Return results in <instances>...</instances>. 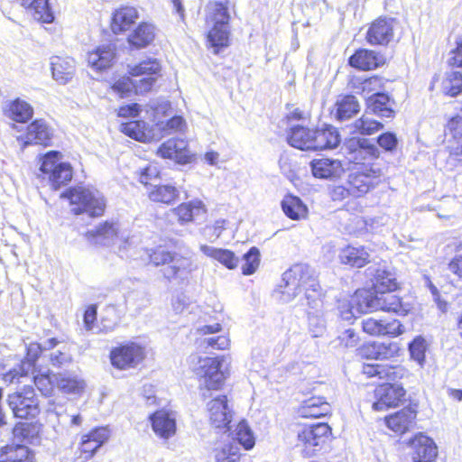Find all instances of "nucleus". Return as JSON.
<instances>
[{"label":"nucleus","mask_w":462,"mask_h":462,"mask_svg":"<svg viewBox=\"0 0 462 462\" xmlns=\"http://www.w3.org/2000/svg\"><path fill=\"white\" fill-rule=\"evenodd\" d=\"M281 300L290 302L304 290L307 305L311 312H321L323 304L320 286L316 279L314 270L308 264L298 263L282 274Z\"/></svg>","instance_id":"nucleus-1"},{"label":"nucleus","mask_w":462,"mask_h":462,"mask_svg":"<svg viewBox=\"0 0 462 462\" xmlns=\"http://www.w3.org/2000/svg\"><path fill=\"white\" fill-rule=\"evenodd\" d=\"M230 5L229 0L224 2L211 1L205 8L206 24L208 28V42L214 48L215 53H217L220 48L226 47L229 44Z\"/></svg>","instance_id":"nucleus-2"},{"label":"nucleus","mask_w":462,"mask_h":462,"mask_svg":"<svg viewBox=\"0 0 462 462\" xmlns=\"http://www.w3.org/2000/svg\"><path fill=\"white\" fill-rule=\"evenodd\" d=\"M352 309L358 312L383 310L405 315L409 311L408 305L402 302L401 298L393 291L371 292L367 290L356 291L351 300Z\"/></svg>","instance_id":"nucleus-3"},{"label":"nucleus","mask_w":462,"mask_h":462,"mask_svg":"<svg viewBox=\"0 0 462 462\" xmlns=\"http://www.w3.org/2000/svg\"><path fill=\"white\" fill-rule=\"evenodd\" d=\"M150 261L155 265H166L163 275L169 281L183 282L197 270L198 266L189 257H184L177 254H171L162 247L152 251Z\"/></svg>","instance_id":"nucleus-4"},{"label":"nucleus","mask_w":462,"mask_h":462,"mask_svg":"<svg viewBox=\"0 0 462 462\" xmlns=\"http://www.w3.org/2000/svg\"><path fill=\"white\" fill-rule=\"evenodd\" d=\"M62 197L69 199L71 211L76 215L86 213L95 217L101 216L105 210L104 198L97 190L77 187L69 189Z\"/></svg>","instance_id":"nucleus-5"},{"label":"nucleus","mask_w":462,"mask_h":462,"mask_svg":"<svg viewBox=\"0 0 462 462\" xmlns=\"http://www.w3.org/2000/svg\"><path fill=\"white\" fill-rule=\"evenodd\" d=\"M189 368L199 377L201 385L207 390H217L224 381V374L220 370L221 361L218 358L191 354L188 358Z\"/></svg>","instance_id":"nucleus-6"},{"label":"nucleus","mask_w":462,"mask_h":462,"mask_svg":"<svg viewBox=\"0 0 462 462\" xmlns=\"http://www.w3.org/2000/svg\"><path fill=\"white\" fill-rule=\"evenodd\" d=\"M40 171L48 176L54 189L67 185L72 179L73 170L69 163L60 162V153L51 151L42 159Z\"/></svg>","instance_id":"nucleus-7"},{"label":"nucleus","mask_w":462,"mask_h":462,"mask_svg":"<svg viewBox=\"0 0 462 462\" xmlns=\"http://www.w3.org/2000/svg\"><path fill=\"white\" fill-rule=\"evenodd\" d=\"M7 402L14 417L19 419L35 418L40 412L39 401L32 386L9 394Z\"/></svg>","instance_id":"nucleus-8"},{"label":"nucleus","mask_w":462,"mask_h":462,"mask_svg":"<svg viewBox=\"0 0 462 462\" xmlns=\"http://www.w3.org/2000/svg\"><path fill=\"white\" fill-rule=\"evenodd\" d=\"M329 432L330 428L327 423L305 427L298 433L297 447L305 457H313L320 449Z\"/></svg>","instance_id":"nucleus-9"},{"label":"nucleus","mask_w":462,"mask_h":462,"mask_svg":"<svg viewBox=\"0 0 462 462\" xmlns=\"http://www.w3.org/2000/svg\"><path fill=\"white\" fill-rule=\"evenodd\" d=\"M162 66L156 59H147L138 64L128 66V72L135 79L136 94H143L152 90L154 83L160 76Z\"/></svg>","instance_id":"nucleus-10"},{"label":"nucleus","mask_w":462,"mask_h":462,"mask_svg":"<svg viewBox=\"0 0 462 462\" xmlns=\"http://www.w3.org/2000/svg\"><path fill=\"white\" fill-rule=\"evenodd\" d=\"M382 175L379 168L365 165L361 170L348 175L346 185L353 198H360L377 185V179Z\"/></svg>","instance_id":"nucleus-11"},{"label":"nucleus","mask_w":462,"mask_h":462,"mask_svg":"<svg viewBox=\"0 0 462 462\" xmlns=\"http://www.w3.org/2000/svg\"><path fill=\"white\" fill-rule=\"evenodd\" d=\"M111 363L118 369L137 366L145 357L144 348L136 343H128L111 351Z\"/></svg>","instance_id":"nucleus-12"},{"label":"nucleus","mask_w":462,"mask_h":462,"mask_svg":"<svg viewBox=\"0 0 462 462\" xmlns=\"http://www.w3.org/2000/svg\"><path fill=\"white\" fill-rule=\"evenodd\" d=\"M152 431L161 439L167 441L177 431L176 415L168 410H159L149 416Z\"/></svg>","instance_id":"nucleus-13"},{"label":"nucleus","mask_w":462,"mask_h":462,"mask_svg":"<svg viewBox=\"0 0 462 462\" xmlns=\"http://www.w3.org/2000/svg\"><path fill=\"white\" fill-rule=\"evenodd\" d=\"M374 395L376 401L373 403V409L384 411L399 405L405 395V390L397 383H383L375 389Z\"/></svg>","instance_id":"nucleus-14"},{"label":"nucleus","mask_w":462,"mask_h":462,"mask_svg":"<svg viewBox=\"0 0 462 462\" xmlns=\"http://www.w3.org/2000/svg\"><path fill=\"white\" fill-rule=\"evenodd\" d=\"M207 208L205 204L199 199L182 203L170 211V217L180 225L190 222H198L205 219Z\"/></svg>","instance_id":"nucleus-15"},{"label":"nucleus","mask_w":462,"mask_h":462,"mask_svg":"<svg viewBox=\"0 0 462 462\" xmlns=\"http://www.w3.org/2000/svg\"><path fill=\"white\" fill-rule=\"evenodd\" d=\"M157 154L164 159L173 160L180 164L191 162L193 154L189 150L188 142L182 138H171L162 143Z\"/></svg>","instance_id":"nucleus-16"},{"label":"nucleus","mask_w":462,"mask_h":462,"mask_svg":"<svg viewBox=\"0 0 462 462\" xmlns=\"http://www.w3.org/2000/svg\"><path fill=\"white\" fill-rule=\"evenodd\" d=\"M363 373L368 377H378L381 380L389 382H397L409 374V371L400 365L388 364H365L363 365Z\"/></svg>","instance_id":"nucleus-17"},{"label":"nucleus","mask_w":462,"mask_h":462,"mask_svg":"<svg viewBox=\"0 0 462 462\" xmlns=\"http://www.w3.org/2000/svg\"><path fill=\"white\" fill-rule=\"evenodd\" d=\"M410 446L414 462H433L438 456V448L433 439L422 433L415 435L410 440Z\"/></svg>","instance_id":"nucleus-18"},{"label":"nucleus","mask_w":462,"mask_h":462,"mask_svg":"<svg viewBox=\"0 0 462 462\" xmlns=\"http://www.w3.org/2000/svg\"><path fill=\"white\" fill-rule=\"evenodd\" d=\"M53 136L52 129L47 123L42 119L34 120L27 127V132L23 136L18 138L22 142L23 147L29 144L49 145Z\"/></svg>","instance_id":"nucleus-19"},{"label":"nucleus","mask_w":462,"mask_h":462,"mask_svg":"<svg viewBox=\"0 0 462 462\" xmlns=\"http://www.w3.org/2000/svg\"><path fill=\"white\" fill-rule=\"evenodd\" d=\"M362 328L371 336L397 337L404 332V327L397 319L386 322L374 318H366L362 320Z\"/></svg>","instance_id":"nucleus-20"},{"label":"nucleus","mask_w":462,"mask_h":462,"mask_svg":"<svg viewBox=\"0 0 462 462\" xmlns=\"http://www.w3.org/2000/svg\"><path fill=\"white\" fill-rule=\"evenodd\" d=\"M348 150L346 156L350 162L360 164L364 161L379 157V150L366 139H352L346 144Z\"/></svg>","instance_id":"nucleus-21"},{"label":"nucleus","mask_w":462,"mask_h":462,"mask_svg":"<svg viewBox=\"0 0 462 462\" xmlns=\"http://www.w3.org/2000/svg\"><path fill=\"white\" fill-rule=\"evenodd\" d=\"M86 236L91 243L102 245L119 244L121 246V243L126 242L123 235L119 236L117 226L107 222L88 231Z\"/></svg>","instance_id":"nucleus-22"},{"label":"nucleus","mask_w":462,"mask_h":462,"mask_svg":"<svg viewBox=\"0 0 462 462\" xmlns=\"http://www.w3.org/2000/svg\"><path fill=\"white\" fill-rule=\"evenodd\" d=\"M208 411L211 424L216 428L226 427L232 420V411L228 407L225 395L217 396L208 403Z\"/></svg>","instance_id":"nucleus-23"},{"label":"nucleus","mask_w":462,"mask_h":462,"mask_svg":"<svg viewBox=\"0 0 462 462\" xmlns=\"http://www.w3.org/2000/svg\"><path fill=\"white\" fill-rule=\"evenodd\" d=\"M116 47L112 43L103 44L88 53V66L97 71L110 68L116 57Z\"/></svg>","instance_id":"nucleus-24"},{"label":"nucleus","mask_w":462,"mask_h":462,"mask_svg":"<svg viewBox=\"0 0 462 462\" xmlns=\"http://www.w3.org/2000/svg\"><path fill=\"white\" fill-rule=\"evenodd\" d=\"M417 411L411 408H404L385 418L386 426L398 434H403L414 428Z\"/></svg>","instance_id":"nucleus-25"},{"label":"nucleus","mask_w":462,"mask_h":462,"mask_svg":"<svg viewBox=\"0 0 462 462\" xmlns=\"http://www.w3.org/2000/svg\"><path fill=\"white\" fill-rule=\"evenodd\" d=\"M2 111L6 118L16 123H25L33 116L32 106L21 98L5 101L2 106Z\"/></svg>","instance_id":"nucleus-26"},{"label":"nucleus","mask_w":462,"mask_h":462,"mask_svg":"<svg viewBox=\"0 0 462 462\" xmlns=\"http://www.w3.org/2000/svg\"><path fill=\"white\" fill-rule=\"evenodd\" d=\"M393 36V20L379 18L367 32V41L371 44H387Z\"/></svg>","instance_id":"nucleus-27"},{"label":"nucleus","mask_w":462,"mask_h":462,"mask_svg":"<svg viewBox=\"0 0 462 462\" xmlns=\"http://www.w3.org/2000/svg\"><path fill=\"white\" fill-rule=\"evenodd\" d=\"M311 172L315 178L333 179L338 178L344 171L339 160L321 158L312 160L310 162Z\"/></svg>","instance_id":"nucleus-28"},{"label":"nucleus","mask_w":462,"mask_h":462,"mask_svg":"<svg viewBox=\"0 0 462 462\" xmlns=\"http://www.w3.org/2000/svg\"><path fill=\"white\" fill-rule=\"evenodd\" d=\"M50 64L52 78L60 84H66L75 74V60L70 57L52 56Z\"/></svg>","instance_id":"nucleus-29"},{"label":"nucleus","mask_w":462,"mask_h":462,"mask_svg":"<svg viewBox=\"0 0 462 462\" xmlns=\"http://www.w3.org/2000/svg\"><path fill=\"white\" fill-rule=\"evenodd\" d=\"M139 18L138 10L133 6H124L115 11L112 18V31L115 33L125 32Z\"/></svg>","instance_id":"nucleus-30"},{"label":"nucleus","mask_w":462,"mask_h":462,"mask_svg":"<svg viewBox=\"0 0 462 462\" xmlns=\"http://www.w3.org/2000/svg\"><path fill=\"white\" fill-rule=\"evenodd\" d=\"M394 101L388 95L381 93L380 95L370 96L367 97V110L380 116L391 118L394 116Z\"/></svg>","instance_id":"nucleus-31"},{"label":"nucleus","mask_w":462,"mask_h":462,"mask_svg":"<svg viewBox=\"0 0 462 462\" xmlns=\"http://www.w3.org/2000/svg\"><path fill=\"white\" fill-rule=\"evenodd\" d=\"M311 150H326L337 147L340 143V135L333 126L314 130Z\"/></svg>","instance_id":"nucleus-32"},{"label":"nucleus","mask_w":462,"mask_h":462,"mask_svg":"<svg viewBox=\"0 0 462 462\" xmlns=\"http://www.w3.org/2000/svg\"><path fill=\"white\" fill-rule=\"evenodd\" d=\"M369 274L373 275V290L371 292L393 291L397 283L394 275L383 268H369Z\"/></svg>","instance_id":"nucleus-33"},{"label":"nucleus","mask_w":462,"mask_h":462,"mask_svg":"<svg viewBox=\"0 0 462 462\" xmlns=\"http://www.w3.org/2000/svg\"><path fill=\"white\" fill-rule=\"evenodd\" d=\"M370 254L363 246L348 245L339 253V260L343 264L361 268L369 262Z\"/></svg>","instance_id":"nucleus-34"},{"label":"nucleus","mask_w":462,"mask_h":462,"mask_svg":"<svg viewBox=\"0 0 462 462\" xmlns=\"http://www.w3.org/2000/svg\"><path fill=\"white\" fill-rule=\"evenodd\" d=\"M215 462H239L240 448L234 440L221 441L212 450Z\"/></svg>","instance_id":"nucleus-35"},{"label":"nucleus","mask_w":462,"mask_h":462,"mask_svg":"<svg viewBox=\"0 0 462 462\" xmlns=\"http://www.w3.org/2000/svg\"><path fill=\"white\" fill-rule=\"evenodd\" d=\"M33 456L28 447L10 444L0 448V462H32Z\"/></svg>","instance_id":"nucleus-36"},{"label":"nucleus","mask_w":462,"mask_h":462,"mask_svg":"<svg viewBox=\"0 0 462 462\" xmlns=\"http://www.w3.org/2000/svg\"><path fill=\"white\" fill-rule=\"evenodd\" d=\"M331 407L322 397H311L305 401L300 409V413L305 418H320L328 415Z\"/></svg>","instance_id":"nucleus-37"},{"label":"nucleus","mask_w":462,"mask_h":462,"mask_svg":"<svg viewBox=\"0 0 462 462\" xmlns=\"http://www.w3.org/2000/svg\"><path fill=\"white\" fill-rule=\"evenodd\" d=\"M314 130L303 126H293L288 136V143L300 150H311Z\"/></svg>","instance_id":"nucleus-38"},{"label":"nucleus","mask_w":462,"mask_h":462,"mask_svg":"<svg viewBox=\"0 0 462 462\" xmlns=\"http://www.w3.org/2000/svg\"><path fill=\"white\" fill-rule=\"evenodd\" d=\"M200 250L204 254L219 262L228 269H235L239 263L238 257L230 250L216 248L206 245H200Z\"/></svg>","instance_id":"nucleus-39"},{"label":"nucleus","mask_w":462,"mask_h":462,"mask_svg":"<svg viewBox=\"0 0 462 462\" xmlns=\"http://www.w3.org/2000/svg\"><path fill=\"white\" fill-rule=\"evenodd\" d=\"M155 37L154 26L148 23H142L130 34L128 42L132 46L142 49L148 46Z\"/></svg>","instance_id":"nucleus-40"},{"label":"nucleus","mask_w":462,"mask_h":462,"mask_svg":"<svg viewBox=\"0 0 462 462\" xmlns=\"http://www.w3.org/2000/svg\"><path fill=\"white\" fill-rule=\"evenodd\" d=\"M121 132L139 142H149L152 138V131L144 121H130L121 124Z\"/></svg>","instance_id":"nucleus-41"},{"label":"nucleus","mask_w":462,"mask_h":462,"mask_svg":"<svg viewBox=\"0 0 462 462\" xmlns=\"http://www.w3.org/2000/svg\"><path fill=\"white\" fill-rule=\"evenodd\" d=\"M282 208L284 214L293 220L305 218L308 208L301 199L293 195H286L282 200Z\"/></svg>","instance_id":"nucleus-42"},{"label":"nucleus","mask_w":462,"mask_h":462,"mask_svg":"<svg viewBox=\"0 0 462 462\" xmlns=\"http://www.w3.org/2000/svg\"><path fill=\"white\" fill-rule=\"evenodd\" d=\"M380 59L373 51L360 50L357 51L349 59V64L362 70L374 69L379 66Z\"/></svg>","instance_id":"nucleus-43"},{"label":"nucleus","mask_w":462,"mask_h":462,"mask_svg":"<svg viewBox=\"0 0 462 462\" xmlns=\"http://www.w3.org/2000/svg\"><path fill=\"white\" fill-rule=\"evenodd\" d=\"M336 117L340 120H347L360 110V106L354 96H345L338 99L336 104Z\"/></svg>","instance_id":"nucleus-44"},{"label":"nucleus","mask_w":462,"mask_h":462,"mask_svg":"<svg viewBox=\"0 0 462 462\" xmlns=\"http://www.w3.org/2000/svg\"><path fill=\"white\" fill-rule=\"evenodd\" d=\"M383 81L378 77H371L363 80L356 79L354 82V89L356 94L362 95L366 100L370 96L380 95Z\"/></svg>","instance_id":"nucleus-45"},{"label":"nucleus","mask_w":462,"mask_h":462,"mask_svg":"<svg viewBox=\"0 0 462 462\" xmlns=\"http://www.w3.org/2000/svg\"><path fill=\"white\" fill-rule=\"evenodd\" d=\"M179 189L172 185H154L149 192V198L155 202L170 204L178 199Z\"/></svg>","instance_id":"nucleus-46"},{"label":"nucleus","mask_w":462,"mask_h":462,"mask_svg":"<svg viewBox=\"0 0 462 462\" xmlns=\"http://www.w3.org/2000/svg\"><path fill=\"white\" fill-rule=\"evenodd\" d=\"M54 377L56 386L64 393L79 394L85 388L84 381L76 376L57 374Z\"/></svg>","instance_id":"nucleus-47"},{"label":"nucleus","mask_w":462,"mask_h":462,"mask_svg":"<svg viewBox=\"0 0 462 462\" xmlns=\"http://www.w3.org/2000/svg\"><path fill=\"white\" fill-rule=\"evenodd\" d=\"M30 365V363L21 362L16 367L6 371L5 365L0 362V377L7 383H21V378L28 376Z\"/></svg>","instance_id":"nucleus-48"},{"label":"nucleus","mask_w":462,"mask_h":462,"mask_svg":"<svg viewBox=\"0 0 462 462\" xmlns=\"http://www.w3.org/2000/svg\"><path fill=\"white\" fill-rule=\"evenodd\" d=\"M352 127L354 129L353 134L371 135L381 130L383 125L380 122L371 118L367 114H365L362 117L354 122Z\"/></svg>","instance_id":"nucleus-49"},{"label":"nucleus","mask_w":462,"mask_h":462,"mask_svg":"<svg viewBox=\"0 0 462 462\" xmlns=\"http://www.w3.org/2000/svg\"><path fill=\"white\" fill-rule=\"evenodd\" d=\"M369 356L374 359H389L393 357L399 351L396 343H374L367 347Z\"/></svg>","instance_id":"nucleus-50"},{"label":"nucleus","mask_w":462,"mask_h":462,"mask_svg":"<svg viewBox=\"0 0 462 462\" xmlns=\"http://www.w3.org/2000/svg\"><path fill=\"white\" fill-rule=\"evenodd\" d=\"M445 95L455 97L462 92V74L457 71L448 72L441 84Z\"/></svg>","instance_id":"nucleus-51"},{"label":"nucleus","mask_w":462,"mask_h":462,"mask_svg":"<svg viewBox=\"0 0 462 462\" xmlns=\"http://www.w3.org/2000/svg\"><path fill=\"white\" fill-rule=\"evenodd\" d=\"M59 344L58 340L54 337L48 339L44 344L31 343L27 347V357L23 362L30 363V371L34 366V363L37 360L42 350L53 349Z\"/></svg>","instance_id":"nucleus-52"},{"label":"nucleus","mask_w":462,"mask_h":462,"mask_svg":"<svg viewBox=\"0 0 462 462\" xmlns=\"http://www.w3.org/2000/svg\"><path fill=\"white\" fill-rule=\"evenodd\" d=\"M31 8L33 10L32 16L35 20L46 23L53 22L54 15L48 0H33Z\"/></svg>","instance_id":"nucleus-53"},{"label":"nucleus","mask_w":462,"mask_h":462,"mask_svg":"<svg viewBox=\"0 0 462 462\" xmlns=\"http://www.w3.org/2000/svg\"><path fill=\"white\" fill-rule=\"evenodd\" d=\"M237 444L244 447L245 449L249 450L254 448L255 439L254 434L245 421L238 423L236 429V439Z\"/></svg>","instance_id":"nucleus-54"},{"label":"nucleus","mask_w":462,"mask_h":462,"mask_svg":"<svg viewBox=\"0 0 462 462\" xmlns=\"http://www.w3.org/2000/svg\"><path fill=\"white\" fill-rule=\"evenodd\" d=\"M244 264L242 273L245 275H251L255 273L260 264V251L256 247H251L243 256Z\"/></svg>","instance_id":"nucleus-55"},{"label":"nucleus","mask_w":462,"mask_h":462,"mask_svg":"<svg viewBox=\"0 0 462 462\" xmlns=\"http://www.w3.org/2000/svg\"><path fill=\"white\" fill-rule=\"evenodd\" d=\"M136 80L131 79L129 77H122L117 79L111 87L112 91L124 98L129 97L134 91L136 93Z\"/></svg>","instance_id":"nucleus-56"},{"label":"nucleus","mask_w":462,"mask_h":462,"mask_svg":"<svg viewBox=\"0 0 462 462\" xmlns=\"http://www.w3.org/2000/svg\"><path fill=\"white\" fill-rule=\"evenodd\" d=\"M427 348L426 340L421 337H417L409 346L411 357L415 360L420 366L425 361V352Z\"/></svg>","instance_id":"nucleus-57"},{"label":"nucleus","mask_w":462,"mask_h":462,"mask_svg":"<svg viewBox=\"0 0 462 462\" xmlns=\"http://www.w3.org/2000/svg\"><path fill=\"white\" fill-rule=\"evenodd\" d=\"M55 374H42L33 376V382L38 390L45 396L51 395L56 385Z\"/></svg>","instance_id":"nucleus-58"},{"label":"nucleus","mask_w":462,"mask_h":462,"mask_svg":"<svg viewBox=\"0 0 462 462\" xmlns=\"http://www.w3.org/2000/svg\"><path fill=\"white\" fill-rule=\"evenodd\" d=\"M320 313L308 310L310 331L315 337L321 336L325 331V320Z\"/></svg>","instance_id":"nucleus-59"},{"label":"nucleus","mask_w":462,"mask_h":462,"mask_svg":"<svg viewBox=\"0 0 462 462\" xmlns=\"http://www.w3.org/2000/svg\"><path fill=\"white\" fill-rule=\"evenodd\" d=\"M445 134L457 140L462 139V117L454 116L449 119L445 127Z\"/></svg>","instance_id":"nucleus-60"},{"label":"nucleus","mask_w":462,"mask_h":462,"mask_svg":"<svg viewBox=\"0 0 462 462\" xmlns=\"http://www.w3.org/2000/svg\"><path fill=\"white\" fill-rule=\"evenodd\" d=\"M117 327V319L115 315L114 310L106 311V315L102 317L99 325V332L110 333Z\"/></svg>","instance_id":"nucleus-61"},{"label":"nucleus","mask_w":462,"mask_h":462,"mask_svg":"<svg viewBox=\"0 0 462 462\" xmlns=\"http://www.w3.org/2000/svg\"><path fill=\"white\" fill-rule=\"evenodd\" d=\"M71 361L70 355L63 349H57L50 354V362L54 366H61Z\"/></svg>","instance_id":"nucleus-62"},{"label":"nucleus","mask_w":462,"mask_h":462,"mask_svg":"<svg viewBox=\"0 0 462 462\" xmlns=\"http://www.w3.org/2000/svg\"><path fill=\"white\" fill-rule=\"evenodd\" d=\"M203 345H207L208 346L213 349H220L224 350L228 348L230 345V340L226 336H217V337H210L205 338L202 342Z\"/></svg>","instance_id":"nucleus-63"},{"label":"nucleus","mask_w":462,"mask_h":462,"mask_svg":"<svg viewBox=\"0 0 462 462\" xmlns=\"http://www.w3.org/2000/svg\"><path fill=\"white\" fill-rule=\"evenodd\" d=\"M377 143L385 151L392 152L396 148L397 138L394 134L388 132L381 134L377 139Z\"/></svg>","instance_id":"nucleus-64"}]
</instances>
